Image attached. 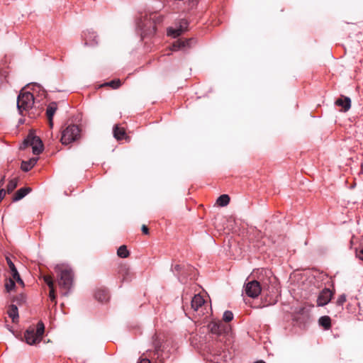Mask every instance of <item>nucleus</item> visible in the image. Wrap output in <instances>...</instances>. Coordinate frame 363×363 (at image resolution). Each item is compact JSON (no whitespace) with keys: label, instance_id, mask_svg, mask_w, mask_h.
Segmentation results:
<instances>
[{"label":"nucleus","instance_id":"nucleus-1","mask_svg":"<svg viewBox=\"0 0 363 363\" xmlns=\"http://www.w3.org/2000/svg\"><path fill=\"white\" fill-rule=\"evenodd\" d=\"M163 21V17L157 13L145 15L138 23V27L142 31V36L152 35L156 33V26Z\"/></svg>","mask_w":363,"mask_h":363},{"label":"nucleus","instance_id":"nucleus-2","mask_svg":"<svg viewBox=\"0 0 363 363\" xmlns=\"http://www.w3.org/2000/svg\"><path fill=\"white\" fill-rule=\"evenodd\" d=\"M56 270L60 272L58 284L63 290V295L67 296L71 289L73 283V272L68 267L57 266Z\"/></svg>","mask_w":363,"mask_h":363},{"label":"nucleus","instance_id":"nucleus-3","mask_svg":"<svg viewBox=\"0 0 363 363\" xmlns=\"http://www.w3.org/2000/svg\"><path fill=\"white\" fill-rule=\"evenodd\" d=\"M81 130L78 125L70 124L62 130L60 141L62 145H67L80 138Z\"/></svg>","mask_w":363,"mask_h":363},{"label":"nucleus","instance_id":"nucleus-4","mask_svg":"<svg viewBox=\"0 0 363 363\" xmlns=\"http://www.w3.org/2000/svg\"><path fill=\"white\" fill-rule=\"evenodd\" d=\"M34 96L32 93L22 89L17 98V108L21 115L29 111L33 106Z\"/></svg>","mask_w":363,"mask_h":363},{"label":"nucleus","instance_id":"nucleus-5","mask_svg":"<svg viewBox=\"0 0 363 363\" xmlns=\"http://www.w3.org/2000/svg\"><path fill=\"white\" fill-rule=\"evenodd\" d=\"M208 328L212 334L217 336L219 342H225L227 336L229 335V328L222 321H212L208 325Z\"/></svg>","mask_w":363,"mask_h":363},{"label":"nucleus","instance_id":"nucleus-6","mask_svg":"<svg viewBox=\"0 0 363 363\" xmlns=\"http://www.w3.org/2000/svg\"><path fill=\"white\" fill-rule=\"evenodd\" d=\"M23 145V147H21V148H24L26 146H31L34 155H39L43 150V145L40 138L32 134L28 135L24 140Z\"/></svg>","mask_w":363,"mask_h":363},{"label":"nucleus","instance_id":"nucleus-7","mask_svg":"<svg viewBox=\"0 0 363 363\" xmlns=\"http://www.w3.org/2000/svg\"><path fill=\"white\" fill-rule=\"evenodd\" d=\"M245 294L251 298H257L262 291V287L259 281L256 280L250 281L244 286Z\"/></svg>","mask_w":363,"mask_h":363},{"label":"nucleus","instance_id":"nucleus-8","mask_svg":"<svg viewBox=\"0 0 363 363\" xmlns=\"http://www.w3.org/2000/svg\"><path fill=\"white\" fill-rule=\"evenodd\" d=\"M188 24L187 21L182 19L177 28H169L167 29V35L173 38L179 36L183 32L187 30Z\"/></svg>","mask_w":363,"mask_h":363},{"label":"nucleus","instance_id":"nucleus-9","mask_svg":"<svg viewBox=\"0 0 363 363\" xmlns=\"http://www.w3.org/2000/svg\"><path fill=\"white\" fill-rule=\"evenodd\" d=\"M333 294L330 289L327 288L323 289L318 296L317 305L318 306H323L328 304L330 301Z\"/></svg>","mask_w":363,"mask_h":363},{"label":"nucleus","instance_id":"nucleus-10","mask_svg":"<svg viewBox=\"0 0 363 363\" xmlns=\"http://www.w3.org/2000/svg\"><path fill=\"white\" fill-rule=\"evenodd\" d=\"M192 42H194V39L192 38L186 40L179 39L173 44L172 50L176 51L181 49L189 48L191 47Z\"/></svg>","mask_w":363,"mask_h":363},{"label":"nucleus","instance_id":"nucleus-11","mask_svg":"<svg viewBox=\"0 0 363 363\" xmlns=\"http://www.w3.org/2000/svg\"><path fill=\"white\" fill-rule=\"evenodd\" d=\"M57 109V104L55 102L50 103L46 109V116L49 121V125L50 128L53 126L52 118Z\"/></svg>","mask_w":363,"mask_h":363},{"label":"nucleus","instance_id":"nucleus-12","mask_svg":"<svg viewBox=\"0 0 363 363\" xmlns=\"http://www.w3.org/2000/svg\"><path fill=\"white\" fill-rule=\"evenodd\" d=\"M24 337L26 343H28V345H33L36 342H40L39 337L35 333V330L33 328L28 329L24 333Z\"/></svg>","mask_w":363,"mask_h":363},{"label":"nucleus","instance_id":"nucleus-13","mask_svg":"<svg viewBox=\"0 0 363 363\" xmlns=\"http://www.w3.org/2000/svg\"><path fill=\"white\" fill-rule=\"evenodd\" d=\"M205 303V300L200 294H196L191 300V308L194 311H197L202 308Z\"/></svg>","mask_w":363,"mask_h":363},{"label":"nucleus","instance_id":"nucleus-14","mask_svg":"<svg viewBox=\"0 0 363 363\" xmlns=\"http://www.w3.org/2000/svg\"><path fill=\"white\" fill-rule=\"evenodd\" d=\"M335 105L341 106L344 111H347L351 107V100L347 96L341 97L336 100Z\"/></svg>","mask_w":363,"mask_h":363},{"label":"nucleus","instance_id":"nucleus-15","mask_svg":"<svg viewBox=\"0 0 363 363\" xmlns=\"http://www.w3.org/2000/svg\"><path fill=\"white\" fill-rule=\"evenodd\" d=\"M95 298L100 302L107 301L109 298L108 292L104 289H99L95 292Z\"/></svg>","mask_w":363,"mask_h":363},{"label":"nucleus","instance_id":"nucleus-16","mask_svg":"<svg viewBox=\"0 0 363 363\" xmlns=\"http://www.w3.org/2000/svg\"><path fill=\"white\" fill-rule=\"evenodd\" d=\"M113 133L114 138L118 140L126 138L125 129L120 127L119 125H114Z\"/></svg>","mask_w":363,"mask_h":363},{"label":"nucleus","instance_id":"nucleus-17","mask_svg":"<svg viewBox=\"0 0 363 363\" xmlns=\"http://www.w3.org/2000/svg\"><path fill=\"white\" fill-rule=\"evenodd\" d=\"M31 191V189L29 188V187H23V188H21L20 189H18L13 198V201H18L21 199H22L23 197H25L29 192H30Z\"/></svg>","mask_w":363,"mask_h":363},{"label":"nucleus","instance_id":"nucleus-18","mask_svg":"<svg viewBox=\"0 0 363 363\" xmlns=\"http://www.w3.org/2000/svg\"><path fill=\"white\" fill-rule=\"evenodd\" d=\"M7 313L9 318H11L13 323H16L18 320V311L16 305H11L8 309Z\"/></svg>","mask_w":363,"mask_h":363},{"label":"nucleus","instance_id":"nucleus-19","mask_svg":"<svg viewBox=\"0 0 363 363\" xmlns=\"http://www.w3.org/2000/svg\"><path fill=\"white\" fill-rule=\"evenodd\" d=\"M37 161V158H31L28 161H23L21 168L23 172H28L35 165Z\"/></svg>","mask_w":363,"mask_h":363},{"label":"nucleus","instance_id":"nucleus-20","mask_svg":"<svg viewBox=\"0 0 363 363\" xmlns=\"http://www.w3.org/2000/svg\"><path fill=\"white\" fill-rule=\"evenodd\" d=\"M118 273L122 277V281H128L131 279L132 275L130 269L126 266L121 267Z\"/></svg>","mask_w":363,"mask_h":363},{"label":"nucleus","instance_id":"nucleus-21","mask_svg":"<svg viewBox=\"0 0 363 363\" xmlns=\"http://www.w3.org/2000/svg\"><path fill=\"white\" fill-rule=\"evenodd\" d=\"M318 323L320 325L323 327L325 330L330 329L331 326L330 318L327 315L321 316L318 320Z\"/></svg>","mask_w":363,"mask_h":363},{"label":"nucleus","instance_id":"nucleus-22","mask_svg":"<svg viewBox=\"0 0 363 363\" xmlns=\"http://www.w3.org/2000/svg\"><path fill=\"white\" fill-rule=\"evenodd\" d=\"M230 200V196L228 194H222L217 199L216 203L222 207L226 206Z\"/></svg>","mask_w":363,"mask_h":363},{"label":"nucleus","instance_id":"nucleus-23","mask_svg":"<svg viewBox=\"0 0 363 363\" xmlns=\"http://www.w3.org/2000/svg\"><path fill=\"white\" fill-rule=\"evenodd\" d=\"M117 255L121 258H126L129 256V251L125 245H121L117 250Z\"/></svg>","mask_w":363,"mask_h":363},{"label":"nucleus","instance_id":"nucleus-24","mask_svg":"<svg viewBox=\"0 0 363 363\" xmlns=\"http://www.w3.org/2000/svg\"><path fill=\"white\" fill-rule=\"evenodd\" d=\"M44 330H45V326H44L43 323L42 321L38 322L37 324L36 332H35V333L39 337V341H40L42 339V336L44 333Z\"/></svg>","mask_w":363,"mask_h":363},{"label":"nucleus","instance_id":"nucleus-25","mask_svg":"<svg viewBox=\"0 0 363 363\" xmlns=\"http://www.w3.org/2000/svg\"><path fill=\"white\" fill-rule=\"evenodd\" d=\"M18 185V179L14 178L13 179H11L7 185V189L6 191L8 194L11 193L17 186Z\"/></svg>","mask_w":363,"mask_h":363},{"label":"nucleus","instance_id":"nucleus-26","mask_svg":"<svg viewBox=\"0 0 363 363\" xmlns=\"http://www.w3.org/2000/svg\"><path fill=\"white\" fill-rule=\"evenodd\" d=\"M6 262H7L9 267V269L11 270L12 277L14 278L18 274H19L18 271H17V269L16 268L14 264L13 263V262L11 260L10 258L6 257Z\"/></svg>","mask_w":363,"mask_h":363},{"label":"nucleus","instance_id":"nucleus-27","mask_svg":"<svg viewBox=\"0 0 363 363\" xmlns=\"http://www.w3.org/2000/svg\"><path fill=\"white\" fill-rule=\"evenodd\" d=\"M15 285H16L15 280L13 278L7 280L5 284V288H6V291L10 292L11 290L13 289V288L15 287Z\"/></svg>","mask_w":363,"mask_h":363},{"label":"nucleus","instance_id":"nucleus-28","mask_svg":"<svg viewBox=\"0 0 363 363\" xmlns=\"http://www.w3.org/2000/svg\"><path fill=\"white\" fill-rule=\"evenodd\" d=\"M346 301V296L345 294H341L339 296L336 301V305L340 307V309H342V306Z\"/></svg>","mask_w":363,"mask_h":363},{"label":"nucleus","instance_id":"nucleus-29","mask_svg":"<svg viewBox=\"0 0 363 363\" xmlns=\"http://www.w3.org/2000/svg\"><path fill=\"white\" fill-rule=\"evenodd\" d=\"M225 322H230L233 319V313L230 311H225L223 315Z\"/></svg>","mask_w":363,"mask_h":363},{"label":"nucleus","instance_id":"nucleus-30","mask_svg":"<svg viewBox=\"0 0 363 363\" xmlns=\"http://www.w3.org/2000/svg\"><path fill=\"white\" fill-rule=\"evenodd\" d=\"M121 83L119 79L117 80H112L108 83H106L104 85L109 86L112 87L113 89H117L121 86Z\"/></svg>","mask_w":363,"mask_h":363},{"label":"nucleus","instance_id":"nucleus-31","mask_svg":"<svg viewBox=\"0 0 363 363\" xmlns=\"http://www.w3.org/2000/svg\"><path fill=\"white\" fill-rule=\"evenodd\" d=\"M43 279L44 281L48 284L49 288H52L54 286V282L52 278L50 276H44Z\"/></svg>","mask_w":363,"mask_h":363},{"label":"nucleus","instance_id":"nucleus-32","mask_svg":"<svg viewBox=\"0 0 363 363\" xmlns=\"http://www.w3.org/2000/svg\"><path fill=\"white\" fill-rule=\"evenodd\" d=\"M356 256L359 259L363 261V244L361 245L356 250Z\"/></svg>","mask_w":363,"mask_h":363},{"label":"nucleus","instance_id":"nucleus-33","mask_svg":"<svg viewBox=\"0 0 363 363\" xmlns=\"http://www.w3.org/2000/svg\"><path fill=\"white\" fill-rule=\"evenodd\" d=\"M49 297H50V299L52 301H55V299H56V296H55V289H54V286L52 287V288H50V293H49Z\"/></svg>","mask_w":363,"mask_h":363},{"label":"nucleus","instance_id":"nucleus-34","mask_svg":"<svg viewBox=\"0 0 363 363\" xmlns=\"http://www.w3.org/2000/svg\"><path fill=\"white\" fill-rule=\"evenodd\" d=\"M15 281H16L19 284L23 286L24 283L23 281L21 279L20 274H18L16 277L13 278Z\"/></svg>","mask_w":363,"mask_h":363},{"label":"nucleus","instance_id":"nucleus-35","mask_svg":"<svg viewBox=\"0 0 363 363\" xmlns=\"http://www.w3.org/2000/svg\"><path fill=\"white\" fill-rule=\"evenodd\" d=\"M6 190L4 189H0V202L4 199L5 195H6Z\"/></svg>","mask_w":363,"mask_h":363},{"label":"nucleus","instance_id":"nucleus-36","mask_svg":"<svg viewBox=\"0 0 363 363\" xmlns=\"http://www.w3.org/2000/svg\"><path fill=\"white\" fill-rule=\"evenodd\" d=\"M141 230L142 232L145 235H147L149 233L148 228L145 225H143Z\"/></svg>","mask_w":363,"mask_h":363},{"label":"nucleus","instance_id":"nucleus-37","mask_svg":"<svg viewBox=\"0 0 363 363\" xmlns=\"http://www.w3.org/2000/svg\"><path fill=\"white\" fill-rule=\"evenodd\" d=\"M5 182V176H3L0 179V187L2 186Z\"/></svg>","mask_w":363,"mask_h":363},{"label":"nucleus","instance_id":"nucleus-38","mask_svg":"<svg viewBox=\"0 0 363 363\" xmlns=\"http://www.w3.org/2000/svg\"><path fill=\"white\" fill-rule=\"evenodd\" d=\"M181 269H182V266L181 265L177 264V265H176L174 267V270L177 271V272H180Z\"/></svg>","mask_w":363,"mask_h":363},{"label":"nucleus","instance_id":"nucleus-39","mask_svg":"<svg viewBox=\"0 0 363 363\" xmlns=\"http://www.w3.org/2000/svg\"><path fill=\"white\" fill-rule=\"evenodd\" d=\"M304 310H305V308H300L299 313H303V312H304Z\"/></svg>","mask_w":363,"mask_h":363},{"label":"nucleus","instance_id":"nucleus-40","mask_svg":"<svg viewBox=\"0 0 363 363\" xmlns=\"http://www.w3.org/2000/svg\"><path fill=\"white\" fill-rule=\"evenodd\" d=\"M255 363H265V362H264L262 360H259V361L255 362Z\"/></svg>","mask_w":363,"mask_h":363},{"label":"nucleus","instance_id":"nucleus-41","mask_svg":"<svg viewBox=\"0 0 363 363\" xmlns=\"http://www.w3.org/2000/svg\"><path fill=\"white\" fill-rule=\"evenodd\" d=\"M92 35H94V38L96 37L95 35H94V33H92Z\"/></svg>","mask_w":363,"mask_h":363}]
</instances>
